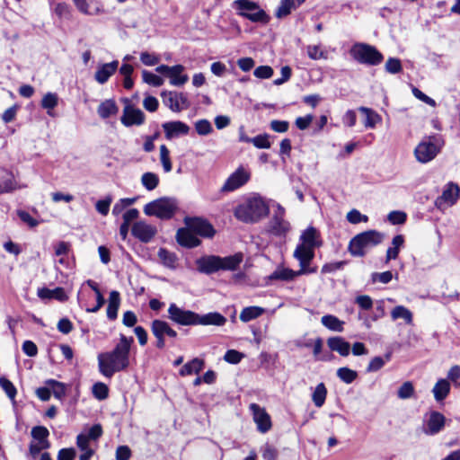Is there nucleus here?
<instances>
[{
    "mask_svg": "<svg viewBox=\"0 0 460 460\" xmlns=\"http://www.w3.org/2000/svg\"><path fill=\"white\" fill-rule=\"evenodd\" d=\"M134 342L133 337L119 335V341L111 351L98 355L99 372L107 378H111L115 373L126 370L130 364V348Z\"/></svg>",
    "mask_w": 460,
    "mask_h": 460,
    "instance_id": "1",
    "label": "nucleus"
},
{
    "mask_svg": "<svg viewBox=\"0 0 460 460\" xmlns=\"http://www.w3.org/2000/svg\"><path fill=\"white\" fill-rule=\"evenodd\" d=\"M269 213V208L265 201L258 196H253L239 204L234 209L235 217L245 223H254Z\"/></svg>",
    "mask_w": 460,
    "mask_h": 460,
    "instance_id": "2",
    "label": "nucleus"
},
{
    "mask_svg": "<svg viewBox=\"0 0 460 460\" xmlns=\"http://www.w3.org/2000/svg\"><path fill=\"white\" fill-rule=\"evenodd\" d=\"M349 54L358 63L367 66H377L384 59L382 53L376 47L367 43H355L351 47Z\"/></svg>",
    "mask_w": 460,
    "mask_h": 460,
    "instance_id": "3",
    "label": "nucleus"
},
{
    "mask_svg": "<svg viewBox=\"0 0 460 460\" xmlns=\"http://www.w3.org/2000/svg\"><path fill=\"white\" fill-rule=\"evenodd\" d=\"M177 210V203L174 199L164 197L155 199L144 207L146 216L156 217L160 219H170Z\"/></svg>",
    "mask_w": 460,
    "mask_h": 460,
    "instance_id": "4",
    "label": "nucleus"
},
{
    "mask_svg": "<svg viewBox=\"0 0 460 460\" xmlns=\"http://www.w3.org/2000/svg\"><path fill=\"white\" fill-rule=\"evenodd\" d=\"M234 4L238 10L239 15L252 22L267 24L270 22V16L259 6L257 3L252 0H236Z\"/></svg>",
    "mask_w": 460,
    "mask_h": 460,
    "instance_id": "5",
    "label": "nucleus"
},
{
    "mask_svg": "<svg viewBox=\"0 0 460 460\" xmlns=\"http://www.w3.org/2000/svg\"><path fill=\"white\" fill-rule=\"evenodd\" d=\"M378 232H360L354 236L348 246L349 253L354 257H363L366 254L365 249L379 243L376 234Z\"/></svg>",
    "mask_w": 460,
    "mask_h": 460,
    "instance_id": "6",
    "label": "nucleus"
},
{
    "mask_svg": "<svg viewBox=\"0 0 460 460\" xmlns=\"http://www.w3.org/2000/svg\"><path fill=\"white\" fill-rule=\"evenodd\" d=\"M168 318L179 325H195L197 313L190 310H185L179 307L176 304L172 303L168 308Z\"/></svg>",
    "mask_w": 460,
    "mask_h": 460,
    "instance_id": "7",
    "label": "nucleus"
},
{
    "mask_svg": "<svg viewBox=\"0 0 460 460\" xmlns=\"http://www.w3.org/2000/svg\"><path fill=\"white\" fill-rule=\"evenodd\" d=\"M163 102L171 111L180 112L190 107V102L186 94L172 91H164L161 93Z\"/></svg>",
    "mask_w": 460,
    "mask_h": 460,
    "instance_id": "8",
    "label": "nucleus"
},
{
    "mask_svg": "<svg viewBox=\"0 0 460 460\" xmlns=\"http://www.w3.org/2000/svg\"><path fill=\"white\" fill-rule=\"evenodd\" d=\"M215 234L216 232H176V241L181 246L191 249L201 243L198 235L203 238L212 239Z\"/></svg>",
    "mask_w": 460,
    "mask_h": 460,
    "instance_id": "9",
    "label": "nucleus"
},
{
    "mask_svg": "<svg viewBox=\"0 0 460 460\" xmlns=\"http://www.w3.org/2000/svg\"><path fill=\"white\" fill-rule=\"evenodd\" d=\"M251 178V172L240 166L226 179L221 187L222 192H231L243 186Z\"/></svg>",
    "mask_w": 460,
    "mask_h": 460,
    "instance_id": "10",
    "label": "nucleus"
},
{
    "mask_svg": "<svg viewBox=\"0 0 460 460\" xmlns=\"http://www.w3.org/2000/svg\"><path fill=\"white\" fill-rule=\"evenodd\" d=\"M438 152L439 148L433 142L424 140L415 147L414 155L418 162L425 164L433 160Z\"/></svg>",
    "mask_w": 460,
    "mask_h": 460,
    "instance_id": "11",
    "label": "nucleus"
},
{
    "mask_svg": "<svg viewBox=\"0 0 460 460\" xmlns=\"http://www.w3.org/2000/svg\"><path fill=\"white\" fill-rule=\"evenodd\" d=\"M250 410L252 413L253 420L257 424L258 430L261 433L268 432L271 428V420L265 409L261 408L257 403H251Z\"/></svg>",
    "mask_w": 460,
    "mask_h": 460,
    "instance_id": "12",
    "label": "nucleus"
},
{
    "mask_svg": "<svg viewBox=\"0 0 460 460\" xmlns=\"http://www.w3.org/2000/svg\"><path fill=\"white\" fill-rule=\"evenodd\" d=\"M170 324L164 320L155 319L151 323V332L155 336V347L159 349H163L165 347V337L170 329Z\"/></svg>",
    "mask_w": 460,
    "mask_h": 460,
    "instance_id": "13",
    "label": "nucleus"
},
{
    "mask_svg": "<svg viewBox=\"0 0 460 460\" xmlns=\"http://www.w3.org/2000/svg\"><path fill=\"white\" fill-rule=\"evenodd\" d=\"M220 256L206 255L196 261L197 269L199 272L211 275L220 270Z\"/></svg>",
    "mask_w": 460,
    "mask_h": 460,
    "instance_id": "14",
    "label": "nucleus"
},
{
    "mask_svg": "<svg viewBox=\"0 0 460 460\" xmlns=\"http://www.w3.org/2000/svg\"><path fill=\"white\" fill-rule=\"evenodd\" d=\"M445 423V416L437 411H432L429 413V417L426 422L423 431L426 435H436L444 429Z\"/></svg>",
    "mask_w": 460,
    "mask_h": 460,
    "instance_id": "15",
    "label": "nucleus"
},
{
    "mask_svg": "<svg viewBox=\"0 0 460 460\" xmlns=\"http://www.w3.org/2000/svg\"><path fill=\"white\" fill-rule=\"evenodd\" d=\"M460 194V188L454 182H449L446 185L442 195L437 199L436 205L440 208L445 203L447 206L454 205Z\"/></svg>",
    "mask_w": 460,
    "mask_h": 460,
    "instance_id": "16",
    "label": "nucleus"
},
{
    "mask_svg": "<svg viewBox=\"0 0 460 460\" xmlns=\"http://www.w3.org/2000/svg\"><path fill=\"white\" fill-rule=\"evenodd\" d=\"M167 139L179 137L181 135H188L190 127L182 121H170L162 125Z\"/></svg>",
    "mask_w": 460,
    "mask_h": 460,
    "instance_id": "17",
    "label": "nucleus"
},
{
    "mask_svg": "<svg viewBox=\"0 0 460 460\" xmlns=\"http://www.w3.org/2000/svg\"><path fill=\"white\" fill-rule=\"evenodd\" d=\"M20 188L13 172L4 168H0V195L13 192Z\"/></svg>",
    "mask_w": 460,
    "mask_h": 460,
    "instance_id": "18",
    "label": "nucleus"
},
{
    "mask_svg": "<svg viewBox=\"0 0 460 460\" xmlns=\"http://www.w3.org/2000/svg\"><path fill=\"white\" fill-rule=\"evenodd\" d=\"M144 120L145 114L141 110L130 106L125 107L123 116L121 117V122L125 126L141 125Z\"/></svg>",
    "mask_w": 460,
    "mask_h": 460,
    "instance_id": "19",
    "label": "nucleus"
},
{
    "mask_svg": "<svg viewBox=\"0 0 460 460\" xmlns=\"http://www.w3.org/2000/svg\"><path fill=\"white\" fill-rule=\"evenodd\" d=\"M185 227L178 230H214L213 226L203 217H185Z\"/></svg>",
    "mask_w": 460,
    "mask_h": 460,
    "instance_id": "20",
    "label": "nucleus"
},
{
    "mask_svg": "<svg viewBox=\"0 0 460 460\" xmlns=\"http://www.w3.org/2000/svg\"><path fill=\"white\" fill-rule=\"evenodd\" d=\"M226 321V318L218 312H210L203 315L197 314L195 325L223 326Z\"/></svg>",
    "mask_w": 460,
    "mask_h": 460,
    "instance_id": "21",
    "label": "nucleus"
},
{
    "mask_svg": "<svg viewBox=\"0 0 460 460\" xmlns=\"http://www.w3.org/2000/svg\"><path fill=\"white\" fill-rule=\"evenodd\" d=\"M327 345L332 351L338 352L341 357H347L349 355L350 344L343 337H330L327 340Z\"/></svg>",
    "mask_w": 460,
    "mask_h": 460,
    "instance_id": "22",
    "label": "nucleus"
},
{
    "mask_svg": "<svg viewBox=\"0 0 460 460\" xmlns=\"http://www.w3.org/2000/svg\"><path fill=\"white\" fill-rule=\"evenodd\" d=\"M119 66L117 60L111 63L102 64L95 72L94 78L99 84H104L116 72Z\"/></svg>",
    "mask_w": 460,
    "mask_h": 460,
    "instance_id": "23",
    "label": "nucleus"
},
{
    "mask_svg": "<svg viewBox=\"0 0 460 460\" xmlns=\"http://www.w3.org/2000/svg\"><path fill=\"white\" fill-rule=\"evenodd\" d=\"M243 261V254L236 252L233 255L220 257L219 267L220 270H236Z\"/></svg>",
    "mask_w": 460,
    "mask_h": 460,
    "instance_id": "24",
    "label": "nucleus"
},
{
    "mask_svg": "<svg viewBox=\"0 0 460 460\" xmlns=\"http://www.w3.org/2000/svg\"><path fill=\"white\" fill-rule=\"evenodd\" d=\"M299 243L304 244L305 247L311 251H314L316 247L322 245L320 232H302Z\"/></svg>",
    "mask_w": 460,
    "mask_h": 460,
    "instance_id": "25",
    "label": "nucleus"
},
{
    "mask_svg": "<svg viewBox=\"0 0 460 460\" xmlns=\"http://www.w3.org/2000/svg\"><path fill=\"white\" fill-rule=\"evenodd\" d=\"M184 71V66L181 65L172 66L171 71L168 75L170 78V84L174 86L183 85L188 82L189 76L186 74H182Z\"/></svg>",
    "mask_w": 460,
    "mask_h": 460,
    "instance_id": "26",
    "label": "nucleus"
},
{
    "mask_svg": "<svg viewBox=\"0 0 460 460\" xmlns=\"http://www.w3.org/2000/svg\"><path fill=\"white\" fill-rule=\"evenodd\" d=\"M120 305V295L117 290H112L110 293L108 306H107V317L109 320H115L118 317V310Z\"/></svg>",
    "mask_w": 460,
    "mask_h": 460,
    "instance_id": "27",
    "label": "nucleus"
},
{
    "mask_svg": "<svg viewBox=\"0 0 460 460\" xmlns=\"http://www.w3.org/2000/svg\"><path fill=\"white\" fill-rule=\"evenodd\" d=\"M204 367V361L199 358L187 362L180 369V375L182 376L199 374Z\"/></svg>",
    "mask_w": 460,
    "mask_h": 460,
    "instance_id": "28",
    "label": "nucleus"
},
{
    "mask_svg": "<svg viewBox=\"0 0 460 460\" xmlns=\"http://www.w3.org/2000/svg\"><path fill=\"white\" fill-rule=\"evenodd\" d=\"M432 392L437 402H441L450 392V384L447 379H439L434 385Z\"/></svg>",
    "mask_w": 460,
    "mask_h": 460,
    "instance_id": "29",
    "label": "nucleus"
},
{
    "mask_svg": "<svg viewBox=\"0 0 460 460\" xmlns=\"http://www.w3.org/2000/svg\"><path fill=\"white\" fill-rule=\"evenodd\" d=\"M392 358V351L386 352L384 357L376 356L374 357L368 363L366 372L373 373L380 370L386 362H389Z\"/></svg>",
    "mask_w": 460,
    "mask_h": 460,
    "instance_id": "30",
    "label": "nucleus"
},
{
    "mask_svg": "<svg viewBox=\"0 0 460 460\" xmlns=\"http://www.w3.org/2000/svg\"><path fill=\"white\" fill-rule=\"evenodd\" d=\"M119 111L113 100H106L102 102L98 109L97 112L102 119H108L109 117L115 115Z\"/></svg>",
    "mask_w": 460,
    "mask_h": 460,
    "instance_id": "31",
    "label": "nucleus"
},
{
    "mask_svg": "<svg viewBox=\"0 0 460 460\" xmlns=\"http://www.w3.org/2000/svg\"><path fill=\"white\" fill-rule=\"evenodd\" d=\"M322 324L327 329L333 332H342L344 322L341 321L337 316L332 314H325L321 319Z\"/></svg>",
    "mask_w": 460,
    "mask_h": 460,
    "instance_id": "32",
    "label": "nucleus"
},
{
    "mask_svg": "<svg viewBox=\"0 0 460 460\" xmlns=\"http://www.w3.org/2000/svg\"><path fill=\"white\" fill-rule=\"evenodd\" d=\"M296 277V271L287 269L281 268L274 270L269 277V280H283V281H291Z\"/></svg>",
    "mask_w": 460,
    "mask_h": 460,
    "instance_id": "33",
    "label": "nucleus"
},
{
    "mask_svg": "<svg viewBox=\"0 0 460 460\" xmlns=\"http://www.w3.org/2000/svg\"><path fill=\"white\" fill-rule=\"evenodd\" d=\"M45 385L49 386L55 398L62 400L66 394V385L55 379H47Z\"/></svg>",
    "mask_w": 460,
    "mask_h": 460,
    "instance_id": "34",
    "label": "nucleus"
},
{
    "mask_svg": "<svg viewBox=\"0 0 460 460\" xmlns=\"http://www.w3.org/2000/svg\"><path fill=\"white\" fill-rule=\"evenodd\" d=\"M158 257L164 266L169 269L176 268L177 256L174 252H172L165 248H160L158 251Z\"/></svg>",
    "mask_w": 460,
    "mask_h": 460,
    "instance_id": "35",
    "label": "nucleus"
},
{
    "mask_svg": "<svg viewBox=\"0 0 460 460\" xmlns=\"http://www.w3.org/2000/svg\"><path fill=\"white\" fill-rule=\"evenodd\" d=\"M264 309L260 306H248L242 310L240 314V320L243 323H248L253 319L261 316Z\"/></svg>",
    "mask_w": 460,
    "mask_h": 460,
    "instance_id": "36",
    "label": "nucleus"
},
{
    "mask_svg": "<svg viewBox=\"0 0 460 460\" xmlns=\"http://www.w3.org/2000/svg\"><path fill=\"white\" fill-rule=\"evenodd\" d=\"M285 210L280 205H277V209L274 214V225L272 230H288L289 225L284 220Z\"/></svg>",
    "mask_w": 460,
    "mask_h": 460,
    "instance_id": "37",
    "label": "nucleus"
},
{
    "mask_svg": "<svg viewBox=\"0 0 460 460\" xmlns=\"http://www.w3.org/2000/svg\"><path fill=\"white\" fill-rule=\"evenodd\" d=\"M327 389L323 383H320L316 385L313 394L312 400L314 405L318 408L322 407L326 400Z\"/></svg>",
    "mask_w": 460,
    "mask_h": 460,
    "instance_id": "38",
    "label": "nucleus"
},
{
    "mask_svg": "<svg viewBox=\"0 0 460 460\" xmlns=\"http://www.w3.org/2000/svg\"><path fill=\"white\" fill-rule=\"evenodd\" d=\"M391 316L393 320L403 319L408 324L412 322L411 312L403 305L395 306L391 312Z\"/></svg>",
    "mask_w": 460,
    "mask_h": 460,
    "instance_id": "39",
    "label": "nucleus"
},
{
    "mask_svg": "<svg viewBox=\"0 0 460 460\" xmlns=\"http://www.w3.org/2000/svg\"><path fill=\"white\" fill-rule=\"evenodd\" d=\"M358 110L366 115V119L364 121L366 128H373L381 120V117L369 108L360 107Z\"/></svg>",
    "mask_w": 460,
    "mask_h": 460,
    "instance_id": "40",
    "label": "nucleus"
},
{
    "mask_svg": "<svg viewBox=\"0 0 460 460\" xmlns=\"http://www.w3.org/2000/svg\"><path fill=\"white\" fill-rule=\"evenodd\" d=\"M336 375L340 380L347 385L353 383L358 378V372L348 367L338 368Z\"/></svg>",
    "mask_w": 460,
    "mask_h": 460,
    "instance_id": "41",
    "label": "nucleus"
},
{
    "mask_svg": "<svg viewBox=\"0 0 460 460\" xmlns=\"http://www.w3.org/2000/svg\"><path fill=\"white\" fill-rule=\"evenodd\" d=\"M58 96L54 93H46L41 100V107L48 111L49 116H53L51 111L58 105Z\"/></svg>",
    "mask_w": 460,
    "mask_h": 460,
    "instance_id": "42",
    "label": "nucleus"
},
{
    "mask_svg": "<svg viewBox=\"0 0 460 460\" xmlns=\"http://www.w3.org/2000/svg\"><path fill=\"white\" fill-rule=\"evenodd\" d=\"M139 216V211L137 208H130L123 213V222L119 230H129L131 223L136 221Z\"/></svg>",
    "mask_w": 460,
    "mask_h": 460,
    "instance_id": "43",
    "label": "nucleus"
},
{
    "mask_svg": "<svg viewBox=\"0 0 460 460\" xmlns=\"http://www.w3.org/2000/svg\"><path fill=\"white\" fill-rule=\"evenodd\" d=\"M0 387L4 391L8 398L15 403V397L17 394V389L13 384L6 377H0Z\"/></svg>",
    "mask_w": 460,
    "mask_h": 460,
    "instance_id": "44",
    "label": "nucleus"
},
{
    "mask_svg": "<svg viewBox=\"0 0 460 460\" xmlns=\"http://www.w3.org/2000/svg\"><path fill=\"white\" fill-rule=\"evenodd\" d=\"M141 182L147 190H153L159 184V177L154 172H145L141 177Z\"/></svg>",
    "mask_w": 460,
    "mask_h": 460,
    "instance_id": "45",
    "label": "nucleus"
},
{
    "mask_svg": "<svg viewBox=\"0 0 460 460\" xmlns=\"http://www.w3.org/2000/svg\"><path fill=\"white\" fill-rule=\"evenodd\" d=\"M92 393L97 400L102 401L109 396V387L102 382H97L93 385Z\"/></svg>",
    "mask_w": 460,
    "mask_h": 460,
    "instance_id": "46",
    "label": "nucleus"
},
{
    "mask_svg": "<svg viewBox=\"0 0 460 460\" xmlns=\"http://www.w3.org/2000/svg\"><path fill=\"white\" fill-rule=\"evenodd\" d=\"M296 9L294 0H281L279 6L276 11L278 18H283L288 15L292 10Z\"/></svg>",
    "mask_w": 460,
    "mask_h": 460,
    "instance_id": "47",
    "label": "nucleus"
},
{
    "mask_svg": "<svg viewBox=\"0 0 460 460\" xmlns=\"http://www.w3.org/2000/svg\"><path fill=\"white\" fill-rule=\"evenodd\" d=\"M414 394V386L411 381L404 382L397 391L398 398L402 400L409 399Z\"/></svg>",
    "mask_w": 460,
    "mask_h": 460,
    "instance_id": "48",
    "label": "nucleus"
},
{
    "mask_svg": "<svg viewBox=\"0 0 460 460\" xmlns=\"http://www.w3.org/2000/svg\"><path fill=\"white\" fill-rule=\"evenodd\" d=\"M160 161L164 172H169L172 171V166L170 159V151L164 145L160 146Z\"/></svg>",
    "mask_w": 460,
    "mask_h": 460,
    "instance_id": "49",
    "label": "nucleus"
},
{
    "mask_svg": "<svg viewBox=\"0 0 460 460\" xmlns=\"http://www.w3.org/2000/svg\"><path fill=\"white\" fill-rule=\"evenodd\" d=\"M308 57L313 60L326 59L327 52L323 50L319 45H309L306 48Z\"/></svg>",
    "mask_w": 460,
    "mask_h": 460,
    "instance_id": "50",
    "label": "nucleus"
},
{
    "mask_svg": "<svg viewBox=\"0 0 460 460\" xmlns=\"http://www.w3.org/2000/svg\"><path fill=\"white\" fill-rule=\"evenodd\" d=\"M142 77L145 83L156 87L163 85L164 82L161 76L146 70L142 72Z\"/></svg>",
    "mask_w": 460,
    "mask_h": 460,
    "instance_id": "51",
    "label": "nucleus"
},
{
    "mask_svg": "<svg viewBox=\"0 0 460 460\" xmlns=\"http://www.w3.org/2000/svg\"><path fill=\"white\" fill-rule=\"evenodd\" d=\"M31 435L39 444L49 438V431L44 426H35L31 429Z\"/></svg>",
    "mask_w": 460,
    "mask_h": 460,
    "instance_id": "52",
    "label": "nucleus"
},
{
    "mask_svg": "<svg viewBox=\"0 0 460 460\" xmlns=\"http://www.w3.org/2000/svg\"><path fill=\"white\" fill-rule=\"evenodd\" d=\"M294 257L296 260H301L305 258L313 260L314 257V251H311L310 249L305 247L304 244L298 243L294 252Z\"/></svg>",
    "mask_w": 460,
    "mask_h": 460,
    "instance_id": "53",
    "label": "nucleus"
},
{
    "mask_svg": "<svg viewBox=\"0 0 460 460\" xmlns=\"http://www.w3.org/2000/svg\"><path fill=\"white\" fill-rule=\"evenodd\" d=\"M195 129L199 136H207L213 131L212 125L208 119H199L196 121Z\"/></svg>",
    "mask_w": 460,
    "mask_h": 460,
    "instance_id": "54",
    "label": "nucleus"
},
{
    "mask_svg": "<svg viewBox=\"0 0 460 460\" xmlns=\"http://www.w3.org/2000/svg\"><path fill=\"white\" fill-rule=\"evenodd\" d=\"M348 264V261H340L325 263L321 270L323 274L333 273L337 270H342L345 265Z\"/></svg>",
    "mask_w": 460,
    "mask_h": 460,
    "instance_id": "55",
    "label": "nucleus"
},
{
    "mask_svg": "<svg viewBox=\"0 0 460 460\" xmlns=\"http://www.w3.org/2000/svg\"><path fill=\"white\" fill-rule=\"evenodd\" d=\"M385 68L390 74H398L402 70L400 59L389 58L385 63Z\"/></svg>",
    "mask_w": 460,
    "mask_h": 460,
    "instance_id": "56",
    "label": "nucleus"
},
{
    "mask_svg": "<svg viewBox=\"0 0 460 460\" xmlns=\"http://www.w3.org/2000/svg\"><path fill=\"white\" fill-rule=\"evenodd\" d=\"M111 202V197L108 196L104 199L98 200L95 204V208L101 215L106 216L109 213Z\"/></svg>",
    "mask_w": 460,
    "mask_h": 460,
    "instance_id": "57",
    "label": "nucleus"
},
{
    "mask_svg": "<svg viewBox=\"0 0 460 460\" xmlns=\"http://www.w3.org/2000/svg\"><path fill=\"white\" fill-rule=\"evenodd\" d=\"M243 358V354L235 349L226 350L224 356V359L230 364H238Z\"/></svg>",
    "mask_w": 460,
    "mask_h": 460,
    "instance_id": "58",
    "label": "nucleus"
},
{
    "mask_svg": "<svg viewBox=\"0 0 460 460\" xmlns=\"http://www.w3.org/2000/svg\"><path fill=\"white\" fill-rule=\"evenodd\" d=\"M75 7L83 13L88 15H95L100 13V9L96 8L94 12L90 11L89 4L86 0H73Z\"/></svg>",
    "mask_w": 460,
    "mask_h": 460,
    "instance_id": "59",
    "label": "nucleus"
},
{
    "mask_svg": "<svg viewBox=\"0 0 460 460\" xmlns=\"http://www.w3.org/2000/svg\"><path fill=\"white\" fill-rule=\"evenodd\" d=\"M257 78L267 79L272 76L273 69L269 66H260L253 71Z\"/></svg>",
    "mask_w": 460,
    "mask_h": 460,
    "instance_id": "60",
    "label": "nucleus"
},
{
    "mask_svg": "<svg viewBox=\"0 0 460 460\" xmlns=\"http://www.w3.org/2000/svg\"><path fill=\"white\" fill-rule=\"evenodd\" d=\"M406 217L402 211H392L388 214L387 218L394 225H401L405 222Z\"/></svg>",
    "mask_w": 460,
    "mask_h": 460,
    "instance_id": "61",
    "label": "nucleus"
},
{
    "mask_svg": "<svg viewBox=\"0 0 460 460\" xmlns=\"http://www.w3.org/2000/svg\"><path fill=\"white\" fill-rule=\"evenodd\" d=\"M371 277L373 282L379 281L383 284H387L392 280L393 274L390 270H387L381 273L374 272Z\"/></svg>",
    "mask_w": 460,
    "mask_h": 460,
    "instance_id": "62",
    "label": "nucleus"
},
{
    "mask_svg": "<svg viewBox=\"0 0 460 460\" xmlns=\"http://www.w3.org/2000/svg\"><path fill=\"white\" fill-rule=\"evenodd\" d=\"M131 450L128 446H119L116 449V460H129Z\"/></svg>",
    "mask_w": 460,
    "mask_h": 460,
    "instance_id": "63",
    "label": "nucleus"
},
{
    "mask_svg": "<svg viewBox=\"0 0 460 460\" xmlns=\"http://www.w3.org/2000/svg\"><path fill=\"white\" fill-rule=\"evenodd\" d=\"M76 452L75 448H62L58 451V460H74Z\"/></svg>",
    "mask_w": 460,
    "mask_h": 460,
    "instance_id": "64",
    "label": "nucleus"
}]
</instances>
